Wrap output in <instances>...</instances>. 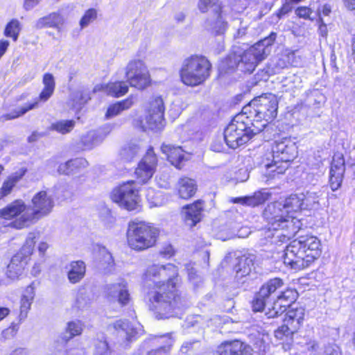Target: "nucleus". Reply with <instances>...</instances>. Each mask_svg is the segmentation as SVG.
I'll list each match as a JSON object with an SVG mask.
<instances>
[{
  "instance_id": "nucleus-8",
  "label": "nucleus",
  "mask_w": 355,
  "mask_h": 355,
  "mask_svg": "<svg viewBox=\"0 0 355 355\" xmlns=\"http://www.w3.org/2000/svg\"><path fill=\"white\" fill-rule=\"evenodd\" d=\"M250 123L248 116H245L241 112L232 119L223 132L224 140L230 148L235 150L244 146L260 133Z\"/></svg>"
},
{
  "instance_id": "nucleus-1",
  "label": "nucleus",
  "mask_w": 355,
  "mask_h": 355,
  "mask_svg": "<svg viewBox=\"0 0 355 355\" xmlns=\"http://www.w3.org/2000/svg\"><path fill=\"white\" fill-rule=\"evenodd\" d=\"M144 282L152 283L148 288V308L159 320L174 316L185 304V297L179 288L182 284L178 267L171 263H153L144 271Z\"/></svg>"
},
{
  "instance_id": "nucleus-23",
  "label": "nucleus",
  "mask_w": 355,
  "mask_h": 355,
  "mask_svg": "<svg viewBox=\"0 0 355 355\" xmlns=\"http://www.w3.org/2000/svg\"><path fill=\"white\" fill-rule=\"evenodd\" d=\"M216 355H250V347L240 340H225L218 346Z\"/></svg>"
},
{
  "instance_id": "nucleus-49",
  "label": "nucleus",
  "mask_w": 355,
  "mask_h": 355,
  "mask_svg": "<svg viewBox=\"0 0 355 355\" xmlns=\"http://www.w3.org/2000/svg\"><path fill=\"white\" fill-rule=\"evenodd\" d=\"M318 23V34L320 37L323 38H327L328 35V28L327 25L324 23L322 17H319L317 19Z\"/></svg>"
},
{
  "instance_id": "nucleus-35",
  "label": "nucleus",
  "mask_w": 355,
  "mask_h": 355,
  "mask_svg": "<svg viewBox=\"0 0 355 355\" xmlns=\"http://www.w3.org/2000/svg\"><path fill=\"white\" fill-rule=\"evenodd\" d=\"M21 31V26L18 19H11L5 27L3 35L10 37L13 42H17Z\"/></svg>"
},
{
  "instance_id": "nucleus-2",
  "label": "nucleus",
  "mask_w": 355,
  "mask_h": 355,
  "mask_svg": "<svg viewBox=\"0 0 355 355\" xmlns=\"http://www.w3.org/2000/svg\"><path fill=\"white\" fill-rule=\"evenodd\" d=\"M303 199L296 194L288 196L284 203L272 202L267 205L263 211V218L266 222L265 229L267 232H277L282 242L293 237L300 230L302 222L290 212L302 210Z\"/></svg>"
},
{
  "instance_id": "nucleus-50",
  "label": "nucleus",
  "mask_w": 355,
  "mask_h": 355,
  "mask_svg": "<svg viewBox=\"0 0 355 355\" xmlns=\"http://www.w3.org/2000/svg\"><path fill=\"white\" fill-rule=\"evenodd\" d=\"M331 12V6L329 3H324L321 7L318 8L317 10V19L324 16H329Z\"/></svg>"
},
{
  "instance_id": "nucleus-38",
  "label": "nucleus",
  "mask_w": 355,
  "mask_h": 355,
  "mask_svg": "<svg viewBox=\"0 0 355 355\" xmlns=\"http://www.w3.org/2000/svg\"><path fill=\"white\" fill-rule=\"evenodd\" d=\"M66 331L69 334V336L62 338V342L64 344L68 343V342L73 337L80 336L82 334L83 327H82L81 322L80 321L69 322L66 327Z\"/></svg>"
},
{
  "instance_id": "nucleus-54",
  "label": "nucleus",
  "mask_w": 355,
  "mask_h": 355,
  "mask_svg": "<svg viewBox=\"0 0 355 355\" xmlns=\"http://www.w3.org/2000/svg\"><path fill=\"white\" fill-rule=\"evenodd\" d=\"M211 148L214 152H222L223 150V144L220 140H215L211 144Z\"/></svg>"
},
{
  "instance_id": "nucleus-26",
  "label": "nucleus",
  "mask_w": 355,
  "mask_h": 355,
  "mask_svg": "<svg viewBox=\"0 0 355 355\" xmlns=\"http://www.w3.org/2000/svg\"><path fill=\"white\" fill-rule=\"evenodd\" d=\"M28 172L26 167L20 168L18 171L8 175L3 182L0 187V200L9 196L13 189Z\"/></svg>"
},
{
  "instance_id": "nucleus-60",
  "label": "nucleus",
  "mask_w": 355,
  "mask_h": 355,
  "mask_svg": "<svg viewBox=\"0 0 355 355\" xmlns=\"http://www.w3.org/2000/svg\"><path fill=\"white\" fill-rule=\"evenodd\" d=\"M215 6H216V8L214 10V14L216 15V17L218 19H220V18H222V15H223V6L220 3H218Z\"/></svg>"
},
{
  "instance_id": "nucleus-7",
  "label": "nucleus",
  "mask_w": 355,
  "mask_h": 355,
  "mask_svg": "<svg viewBox=\"0 0 355 355\" xmlns=\"http://www.w3.org/2000/svg\"><path fill=\"white\" fill-rule=\"evenodd\" d=\"M272 161L266 164L270 175H282L297 155V146L291 137L276 139L271 146Z\"/></svg>"
},
{
  "instance_id": "nucleus-32",
  "label": "nucleus",
  "mask_w": 355,
  "mask_h": 355,
  "mask_svg": "<svg viewBox=\"0 0 355 355\" xmlns=\"http://www.w3.org/2000/svg\"><path fill=\"white\" fill-rule=\"evenodd\" d=\"M85 272L86 266L83 261H72L69 263L67 277L70 283L76 284L83 279Z\"/></svg>"
},
{
  "instance_id": "nucleus-4",
  "label": "nucleus",
  "mask_w": 355,
  "mask_h": 355,
  "mask_svg": "<svg viewBox=\"0 0 355 355\" xmlns=\"http://www.w3.org/2000/svg\"><path fill=\"white\" fill-rule=\"evenodd\" d=\"M279 103L276 94L264 93L252 99L243 107L241 112L248 116V120L255 127L256 131L261 132L276 119Z\"/></svg>"
},
{
  "instance_id": "nucleus-53",
  "label": "nucleus",
  "mask_w": 355,
  "mask_h": 355,
  "mask_svg": "<svg viewBox=\"0 0 355 355\" xmlns=\"http://www.w3.org/2000/svg\"><path fill=\"white\" fill-rule=\"evenodd\" d=\"M175 254V250L171 245H168L159 251V255L164 258H171Z\"/></svg>"
},
{
  "instance_id": "nucleus-10",
  "label": "nucleus",
  "mask_w": 355,
  "mask_h": 355,
  "mask_svg": "<svg viewBox=\"0 0 355 355\" xmlns=\"http://www.w3.org/2000/svg\"><path fill=\"white\" fill-rule=\"evenodd\" d=\"M31 212L28 215H23L20 218L13 222L11 226L15 230H21L28 227L39 220L47 216L54 207L53 198L46 191L42 190L37 192L31 199Z\"/></svg>"
},
{
  "instance_id": "nucleus-12",
  "label": "nucleus",
  "mask_w": 355,
  "mask_h": 355,
  "mask_svg": "<svg viewBox=\"0 0 355 355\" xmlns=\"http://www.w3.org/2000/svg\"><path fill=\"white\" fill-rule=\"evenodd\" d=\"M277 34L271 32L268 37L259 40L252 45L241 55L239 64H241L245 73H252L258 64L265 58V47L263 42L267 46L272 45L276 40Z\"/></svg>"
},
{
  "instance_id": "nucleus-19",
  "label": "nucleus",
  "mask_w": 355,
  "mask_h": 355,
  "mask_svg": "<svg viewBox=\"0 0 355 355\" xmlns=\"http://www.w3.org/2000/svg\"><path fill=\"white\" fill-rule=\"evenodd\" d=\"M345 173V159L342 153L336 152L332 157L329 166V184L333 191L342 186Z\"/></svg>"
},
{
  "instance_id": "nucleus-16",
  "label": "nucleus",
  "mask_w": 355,
  "mask_h": 355,
  "mask_svg": "<svg viewBox=\"0 0 355 355\" xmlns=\"http://www.w3.org/2000/svg\"><path fill=\"white\" fill-rule=\"evenodd\" d=\"M158 165V157L154 148L150 146L135 169V176L138 183L144 184L153 176Z\"/></svg>"
},
{
  "instance_id": "nucleus-21",
  "label": "nucleus",
  "mask_w": 355,
  "mask_h": 355,
  "mask_svg": "<svg viewBox=\"0 0 355 355\" xmlns=\"http://www.w3.org/2000/svg\"><path fill=\"white\" fill-rule=\"evenodd\" d=\"M165 106L160 96L153 97L149 102L146 122L151 128H159L164 121Z\"/></svg>"
},
{
  "instance_id": "nucleus-17",
  "label": "nucleus",
  "mask_w": 355,
  "mask_h": 355,
  "mask_svg": "<svg viewBox=\"0 0 355 355\" xmlns=\"http://www.w3.org/2000/svg\"><path fill=\"white\" fill-rule=\"evenodd\" d=\"M298 297L296 289L286 287L282 289L274 299L272 307L266 313L268 318L280 316L295 302Z\"/></svg>"
},
{
  "instance_id": "nucleus-61",
  "label": "nucleus",
  "mask_w": 355,
  "mask_h": 355,
  "mask_svg": "<svg viewBox=\"0 0 355 355\" xmlns=\"http://www.w3.org/2000/svg\"><path fill=\"white\" fill-rule=\"evenodd\" d=\"M9 355H26V352L23 348L14 349Z\"/></svg>"
},
{
  "instance_id": "nucleus-40",
  "label": "nucleus",
  "mask_w": 355,
  "mask_h": 355,
  "mask_svg": "<svg viewBox=\"0 0 355 355\" xmlns=\"http://www.w3.org/2000/svg\"><path fill=\"white\" fill-rule=\"evenodd\" d=\"M139 151L140 148L137 145H128L121 150L120 156L125 162H130L138 155Z\"/></svg>"
},
{
  "instance_id": "nucleus-59",
  "label": "nucleus",
  "mask_w": 355,
  "mask_h": 355,
  "mask_svg": "<svg viewBox=\"0 0 355 355\" xmlns=\"http://www.w3.org/2000/svg\"><path fill=\"white\" fill-rule=\"evenodd\" d=\"M49 248V245L46 242H40L38 246L40 253L43 256Z\"/></svg>"
},
{
  "instance_id": "nucleus-20",
  "label": "nucleus",
  "mask_w": 355,
  "mask_h": 355,
  "mask_svg": "<svg viewBox=\"0 0 355 355\" xmlns=\"http://www.w3.org/2000/svg\"><path fill=\"white\" fill-rule=\"evenodd\" d=\"M161 151L166 156V160L177 169H181L191 157L189 152L177 145L162 144Z\"/></svg>"
},
{
  "instance_id": "nucleus-58",
  "label": "nucleus",
  "mask_w": 355,
  "mask_h": 355,
  "mask_svg": "<svg viewBox=\"0 0 355 355\" xmlns=\"http://www.w3.org/2000/svg\"><path fill=\"white\" fill-rule=\"evenodd\" d=\"M343 1L347 10H355V0H343Z\"/></svg>"
},
{
  "instance_id": "nucleus-9",
  "label": "nucleus",
  "mask_w": 355,
  "mask_h": 355,
  "mask_svg": "<svg viewBox=\"0 0 355 355\" xmlns=\"http://www.w3.org/2000/svg\"><path fill=\"white\" fill-rule=\"evenodd\" d=\"M304 315V309L301 306L289 309L284 315L282 324L274 331L275 338L284 351L291 349L295 334L302 327Z\"/></svg>"
},
{
  "instance_id": "nucleus-25",
  "label": "nucleus",
  "mask_w": 355,
  "mask_h": 355,
  "mask_svg": "<svg viewBox=\"0 0 355 355\" xmlns=\"http://www.w3.org/2000/svg\"><path fill=\"white\" fill-rule=\"evenodd\" d=\"M197 191L198 184L194 179L182 176L178 180L175 192L179 198L189 200L196 196Z\"/></svg>"
},
{
  "instance_id": "nucleus-41",
  "label": "nucleus",
  "mask_w": 355,
  "mask_h": 355,
  "mask_svg": "<svg viewBox=\"0 0 355 355\" xmlns=\"http://www.w3.org/2000/svg\"><path fill=\"white\" fill-rule=\"evenodd\" d=\"M98 12L96 8H90L85 10L80 20V26L83 28L97 19Z\"/></svg>"
},
{
  "instance_id": "nucleus-44",
  "label": "nucleus",
  "mask_w": 355,
  "mask_h": 355,
  "mask_svg": "<svg viewBox=\"0 0 355 355\" xmlns=\"http://www.w3.org/2000/svg\"><path fill=\"white\" fill-rule=\"evenodd\" d=\"M312 13L313 10L309 6H301L295 9V15L300 19L313 21V18L311 17Z\"/></svg>"
},
{
  "instance_id": "nucleus-24",
  "label": "nucleus",
  "mask_w": 355,
  "mask_h": 355,
  "mask_svg": "<svg viewBox=\"0 0 355 355\" xmlns=\"http://www.w3.org/2000/svg\"><path fill=\"white\" fill-rule=\"evenodd\" d=\"M117 336L121 338L125 345L137 339L138 331L127 320H119L112 324Z\"/></svg>"
},
{
  "instance_id": "nucleus-28",
  "label": "nucleus",
  "mask_w": 355,
  "mask_h": 355,
  "mask_svg": "<svg viewBox=\"0 0 355 355\" xmlns=\"http://www.w3.org/2000/svg\"><path fill=\"white\" fill-rule=\"evenodd\" d=\"M63 23L64 19L62 15L58 12H53L39 18L36 21L35 26L37 29L46 28L60 29Z\"/></svg>"
},
{
  "instance_id": "nucleus-34",
  "label": "nucleus",
  "mask_w": 355,
  "mask_h": 355,
  "mask_svg": "<svg viewBox=\"0 0 355 355\" xmlns=\"http://www.w3.org/2000/svg\"><path fill=\"white\" fill-rule=\"evenodd\" d=\"M284 286V281L280 277H273L263 283L259 290L269 298L272 295L279 293Z\"/></svg>"
},
{
  "instance_id": "nucleus-39",
  "label": "nucleus",
  "mask_w": 355,
  "mask_h": 355,
  "mask_svg": "<svg viewBox=\"0 0 355 355\" xmlns=\"http://www.w3.org/2000/svg\"><path fill=\"white\" fill-rule=\"evenodd\" d=\"M268 298L265 296L260 290L257 292L251 301L252 309L254 312H262L265 309L266 300Z\"/></svg>"
},
{
  "instance_id": "nucleus-45",
  "label": "nucleus",
  "mask_w": 355,
  "mask_h": 355,
  "mask_svg": "<svg viewBox=\"0 0 355 355\" xmlns=\"http://www.w3.org/2000/svg\"><path fill=\"white\" fill-rule=\"evenodd\" d=\"M19 330V324L12 323L9 327L2 331V336L5 339H10L15 336Z\"/></svg>"
},
{
  "instance_id": "nucleus-55",
  "label": "nucleus",
  "mask_w": 355,
  "mask_h": 355,
  "mask_svg": "<svg viewBox=\"0 0 355 355\" xmlns=\"http://www.w3.org/2000/svg\"><path fill=\"white\" fill-rule=\"evenodd\" d=\"M10 43L6 40H0V58L6 52Z\"/></svg>"
},
{
  "instance_id": "nucleus-13",
  "label": "nucleus",
  "mask_w": 355,
  "mask_h": 355,
  "mask_svg": "<svg viewBox=\"0 0 355 355\" xmlns=\"http://www.w3.org/2000/svg\"><path fill=\"white\" fill-rule=\"evenodd\" d=\"M35 236L28 237L20 250L10 259L7 266L6 275L11 279H17L28 264L35 247Z\"/></svg>"
},
{
  "instance_id": "nucleus-52",
  "label": "nucleus",
  "mask_w": 355,
  "mask_h": 355,
  "mask_svg": "<svg viewBox=\"0 0 355 355\" xmlns=\"http://www.w3.org/2000/svg\"><path fill=\"white\" fill-rule=\"evenodd\" d=\"M198 340H190L184 342L181 347L180 351L184 354H188L193 351V345L195 343H197Z\"/></svg>"
},
{
  "instance_id": "nucleus-3",
  "label": "nucleus",
  "mask_w": 355,
  "mask_h": 355,
  "mask_svg": "<svg viewBox=\"0 0 355 355\" xmlns=\"http://www.w3.org/2000/svg\"><path fill=\"white\" fill-rule=\"evenodd\" d=\"M321 241L311 234L301 235L291 241L286 247L284 262L297 271L309 268L322 254Z\"/></svg>"
},
{
  "instance_id": "nucleus-57",
  "label": "nucleus",
  "mask_w": 355,
  "mask_h": 355,
  "mask_svg": "<svg viewBox=\"0 0 355 355\" xmlns=\"http://www.w3.org/2000/svg\"><path fill=\"white\" fill-rule=\"evenodd\" d=\"M10 313V310L8 307L1 306L0 307V322L6 318Z\"/></svg>"
},
{
  "instance_id": "nucleus-36",
  "label": "nucleus",
  "mask_w": 355,
  "mask_h": 355,
  "mask_svg": "<svg viewBox=\"0 0 355 355\" xmlns=\"http://www.w3.org/2000/svg\"><path fill=\"white\" fill-rule=\"evenodd\" d=\"M76 125V121L73 119L60 120L53 123L51 128L62 135H66L72 131Z\"/></svg>"
},
{
  "instance_id": "nucleus-43",
  "label": "nucleus",
  "mask_w": 355,
  "mask_h": 355,
  "mask_svg": "<svg viewBox=\"0 0 355 355\" xmlns=\"http://www.w3.org/2000/svg\"><path fill=\"white\" fill-rule=\"evenodd\" d=\"M96 352L97 355H111L112 350L105 340H98L96 344Z\"/></svg>"
},
{
  "instance_id": "nucleus-27",
  "label": "nucleus",
  "mask_w": 355,
  "mask_h": 355,
  "mask_svg": "<svg viewBox=\"0 0 355 355\" xmlns=\"http://www.w3.org/2000/svg\"><path fill=\"white\" fill-rule=\"evenodd\" d=\"M107 295L110 298H113L116 295L117 301L122 306L128 304L130 301L127 285L124 283H115L108 286Z\"/></svg>"
},
{
  "instance_id": "nucleus-46",
  "label": "nucleus",
  "mask_w": 355,
  "mask_h": 355,
  "mask_svg": "<svg viewBox=\"0 0 355 355\" xmlns=\"http://www.w3.org/2000/svg\"><path fill=\"white\" fill-rule=\"evenodd\" d=\"M135 97L133 95H130L125 99H123L116 103L118 104L121 112L124 110L130 109L135 103Z\"/></svg>"
},
{
  "instance_id": "nucleus-6",
  "label": "nucleus",
  "mask_w": 355,
  "mask_h": 355,
  "mask_svg": "<svg viewBox=\"0 0 355 355\" xmlns=\"http://www.w3.org/2000/svg\"><path fill=\"white\" fill-rule=\"evenodd\" d=\"M212 71V64L207 57L194 53L184 60L179 70L180 80L187 87H198L210 78Z\"/></svg>"
},
{
  "instance_id": "nucleus-30",
  "label": "nucleus",
  "mask_w": 355,
  "mask_h": 355,
  "mask_svg": "<svg viewBox=\"0 0 355 355\" xmlns=\"http://www.w3.org/2000/svg\"><path fill=\"white\" fill-rule=\"evenodd\" d=\"M35 297L34 288L29 285L25 289V294L20 299L19 312L18 315L19 322L24 321L28 316Z\"/></svg>"
},
{
  "instance_id": "nucleus-22",
  "label": "nucleus",
  "mask_w": 355,
  "mask_h": 355,
  "mask_svg": "<svg viewBox=\"0 0 355 355\" xmlns=\"http://www.w3.org/2000/svg\"><path fill=\"white\" fill-rule=\"evenodd\" d=\"M27 209L28 206L23 200L16 199L0 209V218L10 221L9 227L13 228L11 226L13 222L19 220L21 216L28 214L25 213Z\"/></svg>"
},
{
  "instance_id": "nucleus-51",
  "label": "nucleus",
  "mask_w": 355,
  "mask_h": 355,
  "mask_svg": "<svg viewBox=\"0 0 355 355\" xmlns=\"http://www.w3.org/2000/svg\"><path fill=\"white\" fill-rule=\"evenodd\" d=\"M171 350L170 346H162L149 351L146 355H166Z\"/></svg>"
},
{
  "instance_id": "nucleus-63",
  "label": "nucleus",
  "mask_w": 355,
  "mask_h": 355,
  "mask_svg": "<svg viewBox=\"0 0 355 355\" xmlns=\"http://www.w3.org/2000/svg\"><path fill=\"white\" fill-rule=\"evenodd\" d=\"M318 347V343H313L312 344V345L311 346V349H312V350H315V349H316Z\"/></svg>"
},
{
  "instance_id": "nucleus-56",
  "label": "nucleus",
  "mask_w": 355,
  "mask_h": 355,
  "mask_svg": "<svg viewBox=\"0 0 355 355\" xmlns=\"http://www.w3.org/2000/svg\"><path fill=\"white\" fill-rule=\"evenodd\" d=\"M39 0H24V7L26 10H28L37 5Z\"/></svg>"
},
{
  "instance_id": "nucleus-64",
  "label": "nucleus",
  "mask_w": 355,
  "mask_h": 355,
  "mask_svg": "<svg viewBox=\"0 0 355 355\" xmlns=\"http://www.w3.org/2000/svg\"><path fill=\"white\" fill-rule=\"evenodd\" d=\"M82 300H84V297L82 296V295H80L77 300H76V303L77 304H79L80 303V301Z\"/></svg>"
},
{
  "instance_id": "nucleus-33",
  "label": "nucleus",
  "mask_w": 355,
  "mask_h": 355,
  "mask_svg": "<svg viewBox=\"0 0 355 355\" xmlns=\"http://www.w3.org/2000/svg\"><path fill=\"white\" fill-rule=\"evenodd\" d=\"M87 162L84 158L71 159L64 163L60 164L58 168V171L62 175L73 174L83 168H85Z\"/></svg>"
},
{
  "instance_id": "nucleus-37",
  "label": "nucleus",
  "mask_w": 355,
  "mask_h": 355,
  "mask_svg": "<svg viewBox=\"0 0 355 355\" xmlns=\"http://www.w3.org/2000/svg\"><path fill=\"white\" fill-rule=\"evenodd\" d=\"M253 263L248 259L239 261L235 266L236 277L239 279L248 276L252 272Z\"/></svg>"
},
{
  "instance_id": "nucleus-31",
  "label": "nucleus",
  "mask_w": 355,
  "mask_h": 355,
  "mask_svg": "<svg viewBox=\"0 0 355 355\" xmlns=\"http://www.w3.org/2000/svg\"><path fill=\"white\" fill-rule=\"evenodd\" d=\"M271 196L268 192L262 191H257L250 196H246L243 198H236L234 202H240L242 205L249 206L251 207H256L259 205H263L268 201Z\"/></svg>"
},
{
  "instance_id": "nucleus-15",
  "label": "nucleus",
  "mask_w": 355,
  "mask_h": 355,
  "mask_svg": "<svg viewBox=\"0 0 355 355\" xmlns=\"http://www.w3.org/2000/svg\"><path fill=\"white\" fill-rule=\"evenodd\" d=\"M42 83L44 87L37 98H36L33 102L28 103L26 106L13 112L3 114L1 116V120L5 121L15 119L24 115L29 110L37 107L40 103L46 102L53 96L55 89V81L53 74L51 73H45L42 76Z\"/></svg>"
},
{
  "instance_id": "nucleus-29",
  "label": "nucleus",
  "mask_w": 355,
  "mask_h": 355,
  "mask_svg": "<svg viewBox=\"0 0 355 355\" xmlns=\"http://www.w3.org/2000/svg\"><path fill=\"white\" fill-rule=\"evenodd\" d=\"M101 89L107 96L119 98L128 92L129 86L123 80L110 81L101 85Z\"/></svg>"
},
{
  "instance_id": "nucleus-62",
  "label": "nucleus",
  "mask_w": 355,
  "mask_h": 355,
  "mask_svg": "<svg viewBox=\"0 0 355 355\" xmlns=\"http://www.w3.org/2000/svg\"><path fill=\"white\" fill-rule=\"evenodd\" d=\"M324 355H341V353L334 349H326Z\"/></svg>"
},
{
  "instance_id": "nucleus-42",
  "label": "nucleus",
  "mask_w": 355,
  "mask_h": 355,
  "mask_svg": "<svg viewBox=\"0 0 355 355\" xmlns=\"http://www.w3.org/2000/svg\"><path fill=\"white\" fill-rule=\"evenodd\" d=\"M293 4L295 3L291 0H284L281 6L276 10L275 15L279 19H282L293 10Z\"/></svg>"
},
{
  "instance_id": "nucleus-47",
  "label": "nucleus",
  "mask_w": 355,
  "mask_h": 355,
  "mask_svg": "<svg viewBox=\"0 0 355 355\" xmlns=\"http://www.w3.org/2000/svg\"><path fill=\"white\" fill-rule=\"evenodd\" d=\"M121 111L118 105V104L115 102L114 103L110 104L107 109V111L105 114V119H112L115 117L116 116L120 114Z\"/></svg>"
},
{
  "instance_id": "nucleus-14",
  "label": "nucleus",
  "mask_w": 355,
  "mask_h": 355,
  "mask_svg": "<svg viewBox=\"0 0 355 355\" xmlns=\"http://www.w3.org/2000/svg\"><path fill=\"white\" fill-rule=\"evenodd\" d=\"M125 77L130 87L144 90L152 85V79L145 62L139 59L130 60L125 71Z\"/></svg>"
},
{
  "instance_id": "nucleus-11",
  "label": "nucleus",
  "mask_w": 355,
  "mask_h": 355,
  "mask_svg": "<svg viewBox=\"0 0 355 355\" xmlns=\"http://www.w3.org/2000/svg\"><path fill=\"white\" fill-rule=\"evenodd\" d=\"M110 199L128 211H142L140 189L135 180H127L114 187L110 193Z\"/></svg>"
},
{
  "instance_id": "nucleus-5",
  "label": "nucleus",
  "mask_w": 355,
  "mask_h": 355,
  "mask_svg": "<svg viewBox=\"0 0 355 355\" xmlns=\"http://www.w3.org/2000/svg\"><path fill=\"white\" fill-rule=\"evenodd\" d=\"M160 230L153 223L135 218L128 223L126 244L132 251L140 252L155 247Z\"/></svg>"
},
{
  "instance_id": "nucleus-18",
  "label": "nucleus",
  "mask_w": 355,
  "mask_h": 355,
  "mask_svg": "<svg viewBox=\"0 0 355 355\" xmlns=\"http://www.w3.org/2000/svg\"><path fill=\"white\" fill-rule=\"evenodd\" d=\"M205 201L202 199L194 200L181 208L180 214L183 223L190 229L194 227L203 218Z\"/></svg>"
},
{
  "instance_id": "nucleus-48",
  "label": "nucleus",
  "mask_w": 355,
  "mask_h": 355,
  "mask_svg": "<svg viewBox=\"0 0 355 355\" xmlns=\"http://www.w3.org/2000/svg\"><path fill=\"white\" fill-rule=\"evenodd\" d=\"M218 0H199L198 9L201 12H207L209 8L216 5Z\"/></svg>"
}]
</instances>
